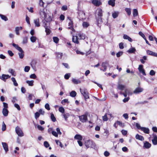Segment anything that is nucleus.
Segmentation results:
<instances>
[{
	"instance_id": "obj_57",
	"label": "nucleus",
	"mask_w": 157,
	"mask_h": 157,
	"mask_svg": "<svg viewBox=\"0 0 157 157\" xmlns=\"http://www.w3.org/2000/svg\"><path fill=\"white\" fill-rule=\"evenodd\" d=\"M30 69V67L28 66H26L25 67L24 71L25 72H28Z\"/></svg>"
},
{
	"instance_id": "obj_63",
	"label": "nucleus",
	"mask_w": 157,
	"mask_h": 157,
	"mask_svg": "<svg viewBox=\"0 0 157 157\" xmlns=\"http://www.w3.org/2000/svg\"><path fill=\"white\" fill-rule=\"evenodd\" d=\"M40 114L38 112H36L35 114V118L37 119L40 116Z\"/></svg>"
},
{
	"instance_id": "obj_22",
	"label": "nucleus",
	"mask_w": 157,
	"mask_h": 157,
	"mask_svg": "<svg viewBox=\"0 0 157 157\" xmlns=\"http://www.w3.org/2000/svg\"><path fill=\"white\" fill-rule=\"evenodd\" d=\"M136 139L139 140L141 141H143L144 140V137L142 136L137 134L136 136Z\"/></svg>"
},
{
	"instance_id": "obj_56",
	"label": "nucleus",
	"mask_w": 157,
	"mask_h": 157,
	"mask_svg": "<svg viewBox=\"0 0 157 157\" xmlns=\"http://www.w3.org/2000/svg\"><path fill=\"white\" fill-rule=\"evenodd\" d=\"M71 76V74L70 73H67L65 74L64 75V78L66 79H69Z\"/></svg>"
},
{
	"instance_id": "obj_39",
	"label": "nucleus",
	"mask_w": 157,
	"mask_h": 157,
	"mask_svg": "<svg viewBox=\"0 0 157 157\" xmlns=\"http://www.w3.org/2000/svg\"><path fill=\"white\" fill-rule=\"evenodd\" d=\"M0 17L2 20L5 21H6L8 20L7 17L5 16L2 14H0Z\"/></svg>"
},
{
	"instance_id": "obj_40",
	"label": "nucleus",
	"mask_w": 157,
	"mask_h": 157,
	"mask_svg": "<svg viewBox=\"0 0 157 157\" xmlns=\"http://www.w3.org/2000/svg\"><path fill=\"white\" fill-rule=\"evenodd\" d=\"M11 80L13 82V85L15 86H18V83L17 82V81L14 78L12 77L11 78Z\"/></svg>"
},
{
	"instance_id": "obj_61",
	"label": "nucleus",
	"mask_w": 157,
	"mask_h": 157,
	"mask_svg": "<svg viewBox=\"0 0 157 157\" xmlns=\"http://www.w3.org/2000/svg\"><path fill=\"white\" fill-rule=\"evenodd\" d=\"M3 107L4 108L3 109H7L8 108V105L7 103L5 102H3Z\"/></svg>"
},
{
	"instance_id": "obj_43",
	"label": "nucleus",
	"mask_w": 157,
	"mask_h": 157,
	"mask_svg": "<svg viewBox=\"0 0 157 157\" xmlns=\"http://www.w3.org/2000/svg\"><path fill=\"white\" fill-rule=\"evenodd\" d=\"M133 14L134 17L138 15V12L137 9H134L133 10Z\"/></svg>"
},
{
	"instance_id": "obj_15",
	"label": "nucleus",
	"mask_w": 157,
	"mask_h": 157,
	"mask_svg": "<svg viewBox=\"0 0 157 157\" xmlns=\"http://www.w3.org/2000/svg\"><path fill=\"white\" fill-rule=\"evenodd\" d=\"M74 139L78 140H82L83 137L80 134H76L74 136Z\"/></svg>"
},
{
	"instance_id": "obj_9",
	"label": "nucleus",
	"mask_w": 157,
	"mask_h": 157,
	"mask_svg": "<svg viewBox=\"0 0 157 157\" xmlns=\"http://www.w3.org/2000/svg\"><path fill=\"white\" fill-rule=\"evenodd\" d=\"M121 94L123 95L124 97H126L127 95H131L132 94V92H131L128 89H125V92L124 93H122L121 92Z\"/></svg>"
},
{
	"instance_id": "obj_33",
	"label": "nucleus",
	"mask_w": 157,
	"mask_h": 157,
	"mask_svg": "<svg viewBox=\"0 0 157 157\" xmlns=\"http://www.w3.org/2000/svg\"><path fill=\"white\" fill-rule=\"evenodd\" d=\"M82 25L84 28H85L88 27L90 25V24L87 22H84L82 24Z\"/></svg>"
},
{
	"instance_id": "obj_7",
	"label": "nucleus",
	"mask_w": 157,
	"mask_h": 157,
	"mask_svg": "<svg viewBox=\"0 0 157 157\" xmlns=\"http://www.w3.org/2000/svg\"><path fill=\"white\" fill-rule=\"evenodd\" d=\"M10 77V76L8 75L2 74L1 76H0V78L4 82H6V79Z\"/></svg>"
},
{
	"instance_id": "obj_28",
	"label": "nucleus",
	"mask_w": 157,
	"mask_h": 157,
	"mask_svg": "<svg viewBox=\"0 0 157 157\" xmlns=\"http://www.w3.org/2000/svg\"><path fill=\"white\" fill-rule=\"evenodd\" d=\"M96 13L98 14V15L99 16H102V10L101 9L99 8L97 9Z\"/></svg>"
},
{
	"instance_id": "obj_27",
	"label": "nucleus",
	"mask_w": 157,
	"mask_h": 157,
	"mask_svg": "<svg viewBox=\"0 0 157 157\" xmlns=\"http://www.w3.org/2000/svg\"><path fill=\"white\" fill-rule=\"evenodd\" d=\"M141 130L145 133L148 134L149 133V131L148 128L145 127H142L141 128Z\"/></svg>"
},
{
	"instance_id": "obj_1",
	"label": "nucleus",
	"mask_w": 157,
	"mask_h": 157,
	"mask_svg": "<svg viewBox=\"0 0 157 157\" xmlns=\"http://www.w3.org/2000/svg\"><path fill=\"white\" fill-rule=\"evenodd\" d=\"M80 92L84 96L85 100L86 101L87 99L89 98V93L86 89L85 88L80 89Z\"/></svg>"
},
{
	"instance_id": "obj_32",
	"label": "nucleus",
	"mask_w": 157,
	"mask_h": 157,
	"mask_svg": "<svg viewBox=\"0 0 157 157\" xmlns=\"http://www.w3.org/2000/svg\"><path fill=\"white\" fill-rule=\"evenodd\" d=\"M67 18L68 20V25L70 27H72L73 26V22L71 20V18L69 17H68Z\"/></svg>"
},
{
	"instance_id": "obj_45",
	"label": "nucleus",
	"mask_w": 157,
	"mask_h": 157,
	"mask_svg": "<svg viewBox=\"0 0 157 157\" xmlns=\"http://www.w3.org/2000/svg\"><path fill=\"white\" fill-rule=\"evenodd\" d=\"M117 125H119L121 127H124L125 126L124 123H122L121 121H117Z\"/></svg>"
},
{
	"instance_id": "obj_30",
	"label": "nucleus",
	"mask_w": 157,
	"mask_h": 157,
	"mask_svg": "<svg viewBox=\"0 0 157 157\" xmlns=\"http://www.w3.org/2000/svg\"><path fill=\"white\" fill-rule=\"evenodd\" d=\"M40 15L43 17H44V16L46 14L44 11V9L41 10L40 12Z\"/></svg>"
},
{
	"instance_id": "obj_37",
	"label": "nucleus",
	"mask_w": 157,
	"mask_h": 157,
	"mask_svg": "<svg viewBox=\"0 0 157 157\" xmlns=\"http://www.w3.org/2000/svg\"><path fill=\"white\" fill-rule=\"evenodd\" d=\"M33 82L34 81L33 80H27L26 81V82L29 84V86H33Z\"/></svg>"
},
{
	"instance_id": "obj_21",
	"label": "nucleus",
	"mask_w": 157,
	"mask_h": 157,
	"mask_svg": "<svg viewBox=\"0 0 157 157\" xmlns=\"http://www.w3.org/2000/svg\"><path fill=\"white\" fill-rule=\"evenodd\" d=\"M22 27L21 26L20 27H16L15 29V32L17 35L19 34V31L22 29Z\"/></svg>"
},
{
	"instance_id": "obj_41",
	"label": "nucleus",
	"mask_w": 157,
	"mask_h": 157,
	"mask_svg": "<svg viewBox=\"0 0 157 157\" xmlns=\"http://www.w3.org/2000/svg\"><path fill=\"white\" fill-rule=\"evenodd\" d=\"M125 11L127 12L128 15L129 16L131 14V9L129 8H126L125 9Z\"/></svg>"
},
{
	"instance_id": "obj_19",
	"label": "nucleus",
	"mask_w": 157,
	"mask_h": 157,
	"mask_svg": "<svg viewBox=\"0 0 157 157\" xmlns=\"http://www.w3.org/2000/svg\"><path fill=\"white\" fill-rule=\"evenodd\" d=\"M3 115L5 117H7L8 115L9 111L7 109H3L2 111Z\"/></svg>"
},
{
	"instance_id": "obj_13",
	"label": "nucleus",
	"mask_w": 157,
	"mask_h": 157,
	"mask_svg": "<svg viewBox=\"0 0 157 157\" xmlns=\"http://www.w3.org/2000/svg\"><path fill=\"white\" fill-rule=\"evenodd\" d=\"M2 145L5 151L7 152L8 151V147L7 144L5 142H2Z\"/></svg>"
},
{
	"instance_id": "obj_18",
	"label": "nucleus",
	"mask_w": 157,
	"mask_h": 157,
	"mask_svg": "<svg viewBox=\"0 0 157 157\" xmlns=\"http://www.w3.org/2000/svg\"><path fill=\"white\" fill-rule=\"evenodd\" d=\"M78 36H73L72 37V41L75 44H78L79 43V41L78 40Z\"/></svg>"
},
{
	"instance_id": "obj_48",
	"label": "nucleus",
	"mask_w": 157,
	"mask_h": 157,
	"mask_svg": "<svg viewBox=\"0 0 157 157\" xmlns=\"http://www.w3.org/2000/svg\"><path fill=\"white\" fill-rule=\"evenodd\" d=\"M55 142H56V143L57 145H58V144L59 145V146L61 147H63V145L62 144L61 142L59 140H55Z\"/></svg>"
},
{
	"instance_id": "obj_62",
	"label": "nucleus",
	"mask_w": 157,
	"mask_h": 157,
	"mask_svg": "<svg viewBox=\"0 0 157 157\" xmlns=\"http://www.w3.org/2000/svg\"><path fill=\"white\" fill-rule=\"evenodd\" d=\"M102 20L101 17H99L97 20V24L98 26H99V24H101L102 22Z\"/></svg>"
},
{
	"instance_id": "obj_2",
	"label": "nucleus",
	"mask_w": 157,
	"mask_h": 157,
	"mask_svg": "<svg viewBox=\"0 0 157 157\" xmlns=\"http://www.w3.org/2000/svg\"><path fill=\"white\" fill-rule=\"evenodd\" d=\"M85 144L86 147L94 148L95 146V143L91 140H88L86 141Z\"/></svg>"
},
{
	"instance_id": "obj_53",
	"label": "nucleus",
	"mask_w": 157,
	"mask_h": 157,
	"mask_svg": "<svg viewBox=\"0 0 157 157\" xmlns=\"http://www.w3.org/2000/svg\"><path fill=\"white\" fill-rule=\"evenodd\" d=\"M53 41L56 43H57L59 41V38L56 37H53Z\"/></svg>"
},
{
	"instance_id": "obj_20",
	"label": "nucleus",
	"mask_w": 157,
	"mask_h": 157,
	"mask_svg": "<svg viewBox=\"0 0 157 157\" xmlns=\"http://www.w3.org/2000/svg\"><path fill=\"white\" fill-rule=\"evenodd\" d=\"M34 22L35 24V26L37 27L40 26V24L39 23V18H37L34 20Z\"/></svg>"
},
{
	"instance_id": "obj_42",
	"label": "nucleus",
	"mask_w": 157,
	"mask_h": 157,
	"mask_svg": "<svg viewBox=\"0 0 157 157\" xmlns=\"http://www.w3.org/2000/svg\"><path fill=\"white\" fill-rule=\"evenodd\" d=\"M76 94V93L75 91H72L70 93V96L73 97H75Z\"/></svg>"
},
{
	"instance_id": "obj_12",
	"label": "nucleus",
	"mask_w": 157,
	"mask_h": 157,
	"mask_svg": "<svg viewBox=\"0 0 157 157\" xmlns=\"http://www.w3.org/2000/svg\"><path fill=\"white\" fill-rule=\"evenodd\" d=\"M77 35L78 39L80 40H84L86 39V35L83 33H79Z\"/></svg>"
},
{
	"instance_id": "obj_8",
	"label": "nucleus",
	"mask_w": 157,
	"mask_h": 157,
	"mask_svg": "<svg viewBox=\"0 0 157 157\" xmlns=\"http://www.w3.org/2000/svg\"><path fill=\"white\" fill-rule=\"evenodd\" d=\"M108 66V63L107 62H103L102 63V68L101 69V70H102L103 71H106Z\"/></svg>"
},
{
	"instance_id": "obj_26",
	"label": "nucleus",
	"mask_w": 157,
	"mask_h": 157,
	"mask_svg": "<svg viewBox=\"0 0 157 157\" xmlns=\"http://www.w3.org/2000/svg\"><path fill=\"white\" fill-rule=\"evenodd\" d=\"M115 0H110L109 1V5L113 7L115 6Z\"/></svg>"
},
{
	"instance_id": "obj_38",
	"label": "nucleus",
	"mask_w": 157,
	"mask_h": 157,
	"mask_svg": "<svg viewBox=\"0 0 157 157\" xmlns=\"http://www.w3.org/2000/svg\"><path fill=\"white\" fill-rule=\"evenodd\" d=\"M136 49L134 48H132L128 51V52L129 53H134Z\"/></svg>"
},
{
	"instance_id": "obj_29",
	"label": "nucleus",
	"mask_w": 157,
	"mask_h": 157,
	"mask_svg": "<svg viewBox=\"0 0 157 157\" xmlns=\"http://www.w3.org/2000/svg\"><path fill=\"white\" fill-rule=\"evenodd\" d=\"M123 38L124 39H127L130 42H131L132 41V39L128 36L124 34V35Z\"/></svg>"
},
{
	"instance_id": "obj_24",
	"label": "nucleus",
	"mask_w": 157,
	"mask_h": 157,
	"mask_svg": "<svg viewBox=\"0 0 157 157\" xmlns=\"http://www.w3.org/2000/svg\"><path fill=\"white\" fill-rule=\"evenodd\" d=\"M151 146V144L147 142H145L144 144V147L148 149Z\"/></svg>"
},
{
	"instance_id": "obj_31",
	"label": "nucleus",
	"mask_w": 157,
	"mask_h": 157,
	"mask_svg": "<svg viewBox=\"0 0 157 157\" xmlns=\"http://www.w3.org/2000/svg\"><path fill=\"white\" fill-rule=\"evenodd\" d=\"M152 141L153 144L154 145H156L157 144V137L155 136Z\"/></svg>"
},
{
	"instance_id": "obj_64",
	"label": "nucleus",
	"mask_w": 157,
	"mask_h": 157,
	"mask_svg": "<svg viewBox=\"0 0 157 157\" xmlns=\"http://www.w3.org/2000/svg\"><path fill=\"white\" fill-rule=\"evenodd\" d=\"M14 107L16 108L19 111L21 110L20 107L19 105L15 103L14 104Z\"/></svg>"
},
{
	"instance_id": "obj_49",
	"label": "nucleus",
	"mask_w": 157,
	"mask_h": 157,
	"mask_svg": "<svg viewBox=\"0 0 157 157\" xmlns=\"http://www.w3.org/2000/svg\"><path fill=\"white\" fill-rule=\"evenodd\" d=\"M59 111L63 114L65 112V109L63 107H60L59 108Z\"/></svg>"
},
{
	"instance_id": "obj_52",
	"label": "nucleus",
	"mask_w": 157,
	"mask_h": 157,
	"mask_svg": "<svg viewBox=\"0 0 157 157\" xmlns=\"http://www.w3.org/2000/svg\"><path fill=\"white\" fill-rule=\"evenodd\" d=\"M102 119L103 121H106L108 120L107 114H105L104 116L102 117Z\"/></svg>"
},
{
	"instance_id": "obj_35",
	"label": "nucleus",
	"mask_w": 157,
	"mask_h": 157,
	"mask_svg": "<svg viewBox=\"0 0 157 157\" xmlns=\"http://www.w3.org/2000/svg\"><path fill=\"white\" fill-rule=\"evenodd\" d=\"M13 46L15 48H16L17 50L18 51L19 50H21V49L22 48L20 47L18 45L14 43H13L12 44Z\"/></svg>"
},
{
	"instance_id": "obj_60",
	"label": "nucleus",
	"mask_w": 157,
	"mask_h": 157,
	"mask_svg": "<svg viewBox=\"0 0 157 157\" xmlns=\"http://www.w3.org/2000/svg\"><path fill=\"white\" fill-rule=\"evenodd\" d=\"M25 20H26V21L27 22V23L29 25H30V21H29V17H28V16L26 15V18H25Z\"/></svg>"
},
{
	"instance_id": "obj_54",
	"label": "nucleus",
	"mask_w": 157,
	"mask_h": 157,
	"mask_svg": "<svg viewBox=\"0 0 157 157\" xmlns=\"http://www.w3.org/2000/svg\"><path fill=\"white\" fill-rule=\"evenodd\" d=\"M51 118L52 121L53 122H55L56 120V118L53 113H52L51 114Z\"/></svg>"
},
{
	"instance_id": "obj_51",
	"label": "nucleus",
	"mask_w": 157,
	"mask_h": 157,
	"mask_svg": "<svg viewBox=\"0 0 157 157\" xmlns=\"http://www.w3.org/2000/svg\"><path fill=\"white\" fill-rule=\"evenodd\" d=\"M35 126L36 127V126L37 128L38 129L41 131H42L44 129V128L41 126L39 125H35Z\"/></svg>"
},
{
	"instance_id": "obj_23",
	"label": "nucleus",
	"mask_w": 157,
	"mask_h": 157,
	"mask_svg": "<svg viewBox=\"0 0 157 157\" xmlns=\"http://www.w3.org/2000/svg\"><path fill=\"white\" fill-rule=\"evenodd\" d=\"M125 87L124 85L120 83H118L117 86V88L118 89L121 90H123Z\"/></svg>"
},
{
	"instance_id": "obj_16",
	"label": "nucleus",
	"mask_w": 157,
	"mask_h": 157,
	"mask_svg": "<svg viewBox=\"0 0 157 157\" xmlns=\"http://www.w3.org/2000/svg\"><path fill=\"white\" fill-rule=\"evenodd\" d=\"M72 81L75 84H77L81 83V81L79 79H77L75 78H73L72 79Z\"/></svg>"
},
{
	"instance_id": "obj_3",
	"label": "nucleus",
	"mask_w": 157,
	"mask_h": 157,
	"mask_svg": "<svg viewBox=\"0 0 157 157\" xmlns=\"http://www.w3.org/2000/svg\"><path fill=\"white\" fill-rule=\"evenodd\" d=\"M16 133L19 136L22 137L24 136V134L21 129L18 126L15 128Z\"/></svg>"
},
{
	"instance_id": "obj_4",
	"label": "nucleus",
	"mask_w": 157,
	"mask_h": 157,
	"mask_svg": "<svg viewBox=\"0 0 157 157\" xmlns=\"http://www.w3.org/2000/svg\"><path fill=\"white\" fill-rule=\"evenodd\" d=\"M80 121L82 122H86L87 120V116L83 115L79 116Z\"/></svg>"
},
{
	"instance_id": "obj_44",
	"label": "nucleus",
	"mask_w": 157,
	"mask_h": 157,
	"mask_svg": "<svg viewBox=\"0 0 157 157\" xmlns=\"http://www.w3.org/2000/svg\"><path fill=\"white\" fill-rule=\"evenodd\" d=\"M44 26L45 29V31L46 33L48 35L50 33V30L49 29L47 28V26L46 25V24H45Z\"/></svg>"
},
{
	"instance_id": "obj_17",
	"label": "nucleus",
	"mask_w": 157,
	"mask_h": 157,
	"mask_svg": "<svg viewBox=\"0 0 157 157\" xmlns=\"http://www.w3.org/2000/svg\"><path fill=\"white\" fill-rule=\"evenodd\" d=\"M19 52H18V54L19 55V57L20 59H22L24 58V51L22 49H21V50H19Z\"/></svg>"
},
{
	"instance_id": "obj_11",
	"label": "nucleus",
	"mask_w": 157,
	"mask_h": 157,
	"mask_svg": "<svg viewBox=\"0 0 157 157\" xmlns=\"http://www.w3.org/2000/svg\"><path fill=\"white\" fill-rule=\"evenodd\" d=\"M44 17L46 22H50L52 20V17L51 15L48 14H46Z\"/></svg>"
},
{
	"instance_id": "obj_47",
	"label": "nucleus",
	"mask_w": 157,
	"mask_h": 157,
	"mask_svg": "<svg viewBox=\"0 0 157 157\" xmlns=\"http://www.w3.org/2000/svg\"><path fill=\"white\" fill-rule=\"evenodd\" d=\"M30 40L32 42H34L36 41V38L34 36H32L30 38Z\"/></svg>"
},
{
	"instance_id": "obj_5",
	"label": "nucleus",
	"mask_w": 157,
	"mask_h": 157,
	"mask_svg": "<svg viewBox=\"0 0 157 157\" xmlns=\"http://www.w3.org/2000/svg\"><path fill=\"white\" fill-rule=\"evenodd\" d=\"M143 65H140L139 66L138 69L139 72L140 73H141L143 75H146V74L144 70L143 69Z\"/></svg>"
},
{
	"instance_id": "obj_10",
	"label": "nucleus",
	"mask_w": 157,
	"mask_h": 157,
	"mask_svg": "<svg viewBox=\"0 0 157 157\" xmlns=\"http://www.w3.org/2000/svg\"><path fill=\"white\" fill-rule=\"evenodd\" d=\"M143 90V89L140 87H138L135 89L133 92V93L135 94H139L140 93L142 92Z\"/></svg>"
},
{
	"instance_id": "obj_34",
	"label": "nucleus",
	"mask_w": 157,
	"mask_h": 157,
	"mask_svg": "<svg viewBox=\"0 0 157 157\" xmlns=\"http://www.w3.org/2000/svg\"><path fill=\"white\" fill-rule=\"evenodd\" d=\"M63 118L65 119V121L67 120V118L69 117L70 115L69 113H63Z\"/></svg>"
},
{
	"instance_id": "obj_55",
	"label": "nucleus",
	"mask_w": 157,
	"mask_h": 157,
	"mask_svg": "<svg viewBox=\"0 0 157 157\" xmlns=\"http://www.w3.org/2000/svg\"><path fill=\"white\" fill-rule=\"evenodd\" d=\"M6 126L4 123V121L2 122V131H4L6 130Z\"/></svg>"
},
{
	"instance_id": "obj_59",
	"label": "nucleus",
	"mask_w": 157,
	"mask_h": 157,
	"mask_svg": "<svg viewBox=\"0 0 157 157\" xmlns=\"http://www.w3.org/2000/svg\"><path fill=\"white\" fill-rule=\"evenodd\" d=\"M56 55L58 58H61L62 56V53H56Z\"/></svg>"
},
{
	"instance_id": "obj_50",
	"label": "nucleus",
	"mask_w": 157,
	"mask_h": 157,
	"mask_svg": "<svg viewBox=\"0 0 157 157\" xmlns=\"http://www.w3.org/2000/svg\"><path fill=\"white\" fill-rule=\"evenodd\" d=\"M66 103H69V101H68V100L67 99H63L61 101V103H62L63 105H65Z\"/></svg>"
},
{
	"instance_id": "obj_46",
	"label": "nucleus",
	"mask_w": 157,
	"mask_h": 157,
	"mask_svg": "<svg viewBox=\"0 0 157 157\" xmlns=\"http://www.w3.org/2000/svg\"><path fill=\"white\" fill-rule=\"evenodd\" d=\"M8 72L10 73L13 76H15V71L11 69H10L8 71Z\"/></svg>"
},
{
	"instance_id": "obj_14",
	"label": "nucleus",
	"mask_w": 157,
	"mask_h": 157,
	"mask_svg": "<svg viewBox=\"0 0 157 157\" xmlns=\"http://www.w3.org/2000/svg\"><path fill=\"white\" fill-rule=\"evenodd\" d=\"M147 54L151 55L152 56H154L155 57H157V53L155 52H153L150 50H147L146 51Z\"/></svg>"
},
{
	"instance_id": "obj_36",
	"label": "nucleus",
	"mask_w": 157,
	"mask_h": 157,
	"mask_svg": "<svg viewBox=\"0 0 157 157\" xmlns=\"http://www.w3.org/2000/svg\"><path fill=\"white\" fill-rule=\"evenodd\" d=\"M28 42V37L26 36H25L23 37L22 40L23 44H26Z\"/></svg>"
},
{
	"instance_id": "obj_58",
	"label": "nucleus",
	"mask_w": 157,
	"mask_h": 157,
	"mask_svg": "<svg viewBox=\"0 0 157 157\" xmlns=\"http://www.w3.org/2000/svg\"><path fill=\"white\" fill-rule=\"evenodd\" d=\"M52 134L56 137H58V134L57 133V132L54 131H52Z\"/></svg>"
},
{
	"instance_id": "obj_25",
	"label": "nucleus",
	"mask_w": 157,
	"mask_h": 157,
	"mask_svg": "<svg viewBox=\"0 0 157 157\" xmlns=\"http://www.w3.org/2000/svg\"><path fill=\"white\" fill-rule=\"evenodd\" d=\"M119 14V12L118 11H114L112 13V16L114 18H117Z\"/></svg>"
},
{
	"instance_id": "obj_6",
	"label": "nucleus",
	"mask_w": 157,
	"mask_h": 157,
	"mask_svg": "<svg viewBox=\"0 0 157 157\" xmlns=\"http://www.w3.org/2000/svg\"><path fill=\"white\" fill-rule=\"evenodd\" d=\"M92 3L95 6H98L101 4V2L100 0H93Z\"/></svg>"
}]
</instances>
